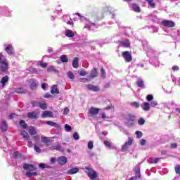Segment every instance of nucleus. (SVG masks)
Returning <instances> with one entry per match:
<instances>
[{
  "label": "nucleus",
  "mask_w": 180,
  "mask_h": 180,
  "mask_svg": "<svg viewBox=\"0 0 180 180\" xmlns=\"http://www.w3.org/2000/svg\"><path fill=\"white\" fill-rule=\"evenodd\" d=\"M74 16V20H80L81 22H84L85 25L84 27L89 29V30H95V29H97V27L99 26L97 24L91 22V21L85 18V17L81 15L79 13H75Z\"/></svg>",
  "instance_id": "1"
},
{
  "label": "nucleus",
  "mask_w": 180,
  "mask_h": 180,
  "mask_svg": "<svg viewBox=\"0 0 180 180\" xmlns=\"http://www.w3.org/2000/svg\"><path fill=\"white\" fill-rule=\"evenodd\" d=\"M22 167L24 169L27 171L25 174L27 178H30L32 176H36V175H37V173L36 172H33V171H36V167H34V165L25 163L23 165Z\"/></svg>",
  "instance_id": "2"
},
{
  "label": "nucleus",
  "mask_w": 180,
  "mask_h": 180,
  "mask_svg": "<svg viewBox=\"0 0 180 180\" xmlns=\"http://www.w3.org/2000/svg\"><path fill=\"white\" fill-rule=\"evenodd\" d=\"M8 61L2 53H0V71L2 72H6L8 71Z\"/></svg>",
  "instance_id": "3"
},
{
  "label": "nucleus",
  "mask_w": 180,
  "mask_h": 180,
  "mask_svg": "<svg viewBox=\"0 0 180 180\" xmlns=\"http://www.w3.org/2000/svg\"><path fill=\"white\" fill-rule=\"evenodd\" d=\"M86 169L87 171H86L88 176L90 177V179L91 180H98V173H96V172L94 171V169H92L90 167H86Z\"/></svg>",
  "instance_id": "4"
},
{
  "label": "nucleus",
  "mask_w": 180,
  "mask_h": 180,
  "mask_svg": "<svg viewBox=\"0 0 180 180\" xmlns=\"http://www.w3.org/2000/svg\"><path fill=\"white\" fill-rule=\"evenodd\" d=\"M125 123L127 126H134V120H136V116L128 115L125 117Z\"/></svg>",
  "instance_id": "5"
},
{
  "label": "nucleus",
  "mask_w": 180,
  "mask_h": 180,
  "mask_svg": "<svg viewBox=\"0 0 180 180\" xmlns=\"http://www.w3.org/2000/svg\"><path fill=\"white\" fill-rule=\"evenodd\" d=\"M32 106L33 108H36V106H39L41 109H43V110H45V109H47V104L46 102H41L38 103L36 101L32 102Z\"/></svg>",
  "instance_id": "6"
},
{
  "label": "nucleus",
  "mask_w": 180,
  "mask_h": 180,
  "mask_svg": "<svg viewBox=\"0 0 180 180\" xmlns=\"http://www.w3.org/2000/svg\"><path fill=\"white\" fill-rule=\"evenodd\" d=\"M133 144V139L131 137L128 138V141L125 142V143L122 147V151H127V148L130 147Z\"/></svg>",
  "instance_id": "7"
},
{
  "label": "nucleus",
  "mask_w": 180,
  "mask_h": 180,
  "mask_svg": "<svg viewBox=\"0 0 180 180\" xmlns=\"http://www.w3.org/2000/svg\"><path fill=\"white\" fill-rule=\"evenodd\" d=\"M122 56L124 57L126 63H130V61H131L132 60L131 53H130L129 51L122 52Z\"/></svg>",
  "instance_id": "8"
},
{
  "label": "nucleus",
  "mask_w": 180,
  "mask_h": 180,
  "mask_svg": "<svg viewBox=\"0 0 180 180\" xmlns=\"http://www.w3.org/2000/svg\"><path fill=\"white\" fill-rule=\"evenodd\" d=\"M8 82H9V77L6 75L3 77L0 81V84H1L0 88L1 89H4V88H5V86H6V84H8Z\"/></svg>",
  "instance_id": "9"
},
{
  "label": "nucleus",
  "mask_w": 180,
  "mask_h": 180,
  "mask_svg": "<svg viewBox=\"0 0 180 180\" xmlns=\"http://www.w3.org/2000/svg\"><path fill=\"white\" fill-rule=\"evenodd\" d=\"M4 47L5 51H6V53H8V54H9L10 56L15 54V51L13 50V46L12 45L5 44Z\"/></svg>",
  "instance_id": "10"
},
{
  "label": "nucleus",
  "mask_w": 180,
  "mask_h": 180,
  "mask_svg": "<svg viewBox=\"0 0 180 180\" xmlns=\"http://www.w3.org/2000/svg\"><path fill=\"white\" fill-rule=\"evenodd\" d=\"M162 25L166 27H174L175 26V22H174V21L165 20L162 21Z\"/></svg>",
  "instance_id": "11"
},
{
  "label": "nucleus",
  "mask_w": 180,
  "mask_h": 180,
  "mask_svg": "<svg viewBox=\"0 0 180 180\" xmlns=\"http://www.w3.org/2000/svg\"><path fill=\"white\" fill-rule=\"evenodd\" d=\"M42 119H46V117H54V113L51 111L46 110L41 115Z\"/></svg>",
  "instance_id": "12"
},
{
  "label": "nucleus",
  "mask_w": 180,
  "mask_h": 180,
  "mask_svg": "<svg viewBox=\"0 0 180 180\" xmlns=\"http://www.w3.org/2000/svg\"><path fill=\"white\" fill-rule=\"evenodd\" d=\"M86 88L89 90V91H93V92H98L100 91V89L98 86H95L94 84H87L86 85Z\"/></svg>",
  "instance_id": "13"
},
{
  "label": "nucleus",
  "mask_w": 180,
  "mask_h": 180,
  "mask_svg": "<svg viewBox=\"0 0 180 180\" xmlns=\"http://www.w3.org/2000/svg\"><path fill=\"white\" fill-rule=\"evenodd\" d=\"M27 130L28 131V133L30 134V136H34L36 134H37V130L34 128V127H28L27 128Z\"/></svg>",
  "instance_id": "14"
},
{
  "label": "nucleus",
  "mask_w": 180,
  "mask_h": 180,
  "mask_svg": "<svg viewBox=\"0 0 180 180\" xmlns=\"http://www.w3.org/2000/svg\"><path fill=\"white\" fill-rule=\"evenodd\" d=\"M27 117H30V119H39V112L36 111L28 112Z\"/></svg>",
  "instance_id": "15"
},
{
  "label": "nucleus",
  "mask_w": 180,
  "mask_h": 180,
  "mask_svg": "<svg viewBox=\"0 0 180 180\" xmlns=\"http://www.w3.org/2000/svg\"><path fill=\"white\" fill-rule=\"evenodd\" d=\"M46 124H48V126L56 127V129H60L61 127V125H60V124H57L53 121H46Z\"/></svg>",
  "instance_id": "16"
},
{
  "label": "nucleus",
  "mask_w": 180,
  "mask_h": 180,
  "mask_svg": "<svg viewBox=\"0 0 180 180\" xmlns=\"http://www.w3.org/2000/svg\"><path fill=\"white\" fill-rule=\"evenodd\" d=\"M20 136H22L23 140H25V141L27 140H30V136H29V134H27V132L26 131H21L20 132Z\"/></svg>",
  "instance_id": "17"
},
{
  "label": "nucleus",
  "mask_w": 180,
  "mask_h": 180,
  "mask_svg": "<svg viewBox=\"0 0 180 180\" xmlns=\"http://www.w3.org/2000/svg\"><path fill=\"white\" fill-rule=\"evenodd\" d=\"M58 164L60 165H65V164H67V157L62 156L58 158L57 160Z\"/></svg>",
  "instance_id": "18"
},
{
  "label": "nucleus",
  "mask_w": 180,
  "mask_h": 180,
  "mask_svg": "<svg viewBox=\"0 0 180 180\" xmlns=\"http://www.w3.org/2000/svg\"><path fill=\"white\" fill-rule=\"evenodd\" d=\"M120 47H130V41L128 39H126L125 41H120Z\"/></svg>",
  "instance_id": "19"
},
{
  "label": "nucleus",
  "mask_w": 180,
  "mask_h": 180,
  "mask_svg": "<svg viewBox=\"0 0 180 180\" xmlns=\"http://www.w3.org/2000/svg\"><path fill=\"white\" fill-rule=\"evenodd\" d=\"M89 112L90 115H91V116H96V115L99 113V109L92 107L91 108L89 109Z\"/></svg>",
  "instance_id": "20"
},
{
  "label": "nucleus",
  "mask_w": 180,
  "mask_h": 180,
  "mask_svg": "<svg viewBox=\"0 0 180 180\" xmlns=\"http://www.w3.org/2000/svg\"><path fill=\"white\" fill-rule=\"evenodd\" d=\"M141 108L143 110H146V112H148V110H150L151 106L150 105L149 103L144 102L142 103Z\"/></svg>",
  "instance_id": "21"
},
{
  "label": "nucleus",
  "mask_w": 180,
  "mask_h": 180,
  "mask_svg": "<svg viewBox=\"0 0 180 180\" xmlns=\"http://www.w3.org/2000/svg\"><path fill=\"white\" fill-rule=\"evenodd\" d=\"M79 171V169H78V167H74L72 169H69L67 172L68 175H74L75 174H77V172H78Z\"/></svg>",
  "instance_id": "22"
},
{
  "label": "nucleus",
  "mask_w": 180,
  "mask_h": 180,
  "mask_svg": "<svg viewBox=\"0 0 180 180\" xmlns=\"http://www.w3.org/2000/svg\"><path fill=\"white\" fill-rule=\"evenodd\" d=\"M65 35L67 37H74V36H75V34L72 32V30H66L65 32Z\"/></svg>",
  "instance_id": "23"
},
{
  "label": "nucleus",
  "mask_w": 180,
  "mask_h": 180,
  "mask_svg": "<svg viewBox=\"0 0 180 180\" xmlns=\"http://www.w3.org/2000/svg\"><path fill=\"white\" fill-rule=\"evenodd\" d=\"M28 71L32 72V74H40V70L39 69L32 67L28 69Z\"/></svg>",
  "instance_id": "24"
},
{
  "label": "nucleus",
  "mask_w": 180,
  "mask_h": 180,
  "mask_svg": "<svg viewBox=\"0 0 180 180\" xmlns=\"http://www.w3.org/2000/svg\"><path fill=\"white\" fill-rule=\"evenodd\" d=\"M51 93L55 94L56 95H58V94H59L58 88H57L56 85H54L51 87Z\"/></svg>",
  "instance_id": "25"
},
{
  "label": "nucleus",
  "mask_w": 180,
  "mask_h": 180,
  "mask_svg": "<svg viewBox=\"0 0 180 180\" xmlns=\"http://www.w3.org/2000/svg\"><path fill=\"white\" fill-rule=\"evenodd\" d=\"M7 129H8V125L6 124V122L3 121L1 122V129L2 130V131H6Z\"/></svg>",
  "instance_id": "26"
},
{
  "label": "nucleus",
  "mask_w": 180,
  "mask_h": 180,
  "mask_svg": "<svg viewBox=\"0 0 180 180\" xmlns=\"http://www.w3.org/2000/svg\"><path fill=\"white\" fill-rule=\"evenodd\" d=\"M136 84L139 88H144V82L141 79H138Z\"/></svg>",
  "instance_id": "27"
},
{
  "label": "nucleus",
  "mask_w": 180,
  "mask_h": 180,
  "mask_svg": "<svg viewBox=\"0 0 180 180\" xmlns=\"http://www.w3.org/2000/svg\"><path fill=\"white\" fill-rule=\"evenodd\" d=\"M30 84L31 88H36L37 86V80L32 79L30 80Z\"/></svg>",
  "instance_id": "28"
},
{
  "label": "nucleus",
  "mask_w": 180,
  "mask_h": 180,
  "mask_svg": "<svg viewBox=\"0 0 180 180\" xmlns=\"http://www.w3.org/2000/svg\"><path fill=\"white\" fill-rule=\"evenodd\" d=\"M78 61L79 59L78 58H75L73 61H72V67L73 68H78Z\"/></svg>",
  "instance_id": "29"
},
{
  "label": "nucleus",
  "mask_w": 180,
  "mask_h": 180,
  "mask_svg": "<svg viewBox=\"0 0 180 180\" xmlns=\"http://www.w3.org/2000/svg\"><path fill=\"white\" fill-rule=\"evenodd\" d=\"M131 9H133V11H134V12H140V7H139V6H137V4H132L131 6Z\"/></svg>",
  "instance_id": "30"
},
{
  "label": "nucleus",
  "mask_w": 180,
  "mask_h": 180,
  "mask_svg": "<svg viewBox=\"0 0 180 180\" xmlns=\"http://www.w3.org/2000/svg\"><path fill=\"white\" fill-rule=\"evenodd\" d=\"M90 76H91V78H95L96 77H98V71H96V68H94L91 71Z\"/></svg>",
  "instance_id": "31"
},
{
  "label": "nucleus",
  "mask_w": 180,
  "mask_h": 180,
  "mask_svg": "<svg viewBox=\"0 0 180 180\" xmlns=\"http://www.w3.org/2000/svg\"><path fill=\"white\" fill-rule=\"evenodd\" d=\"M41 141H42V143H47L50 141V139L47 136H41Z\"/></svg>",
  "instance_id": "32"
},
{
  "label": "nucleus",
  "mask_w": 180,
  "mask_h": 180,
  "mask_svg": "<svg viewBox=\"0 0 180 180\" xmlns=\"http://www.w3.org/2000/svg\"><path fill=\"white\" fill-rule=\"evenodd\" d=\"M67 76L68 77V78H70V79H72V80H74V78H75L74 73H72V72L71 71H69L67 72Z\"/></svg>",
  "instance_id": "33"
},
{
  "label": "nucleus",
  "mask_w": 180,
  "mask_h": 180,
  "mask_svg": "<svg viewBox=\"0 0 180 180\" xmlns=\"http://www.w3.org/2000/svg\"><path fill=\"white\" fill-rule=\"evenodd\" d=\"M15 92L17 94H25L26 92V90L22 87H20L15 89Z\"/></svg>",
  "instance_id": "34"
},
{
  "label": "nucleus",
  "mask_w": 180,
  "mask_h": 180,
  "mask_svg": "<svg viewBox=\"0 0 180 180\" xmlns=\"http://www.w3.org/2000/svg\"><path fill=\"white\" fill-rule=\"evenodd\" d=\"M48 72H57V70H56V68L54 66H50L47 69Z\"/></svg>",
  "instance_id": "35"
},
{
  "label": "nucleus",
  "mask_w": 180,
  "mask_h": 180,
  "mask_svg": "<svg viewBox=\"0 0 180 180\" xmlns=\"http://www.w3.org/2000/svg\"><path fill=\"white\" fill-rule=\"evenodd\" d=\"M64 127H65V131H67L68 133H69V131H71V130H72V127H71V126L68 125V124H65L64 125Z\"/></svg>",
  "instance_id": "36"
},
{
  "label": "nucleus",
  "mask_w": 180,
  "mask_h": 180,
  "mask_svg": "<svg viewBox=\"0 0 180 180\" xmlns=\"http://www.w3.org/2000/svg\"><path fill=\"white\" fill-rule=\"evenodd\" d=\"M52 150H57L58 151H62L63 148H61L60 145H55L52 147Z\"/></svg>",
  "instance_id": "37"
},
{
  "label": "nucleus",
  "mask_w": 180,
  "mask_h": 180,
  "mask_svg": "<svg viewBox=\"0 0 180 180\" xmlns=\"http://www.w3.org/2000/svg\"><path fill=\"white\" fill-rule=\"evenodd\" d=\"M174 171L177 175H180V165H176L175 166Z\"/></svg>",
  "instance_id": "38"
},
{
  "label": "nucleus",
  "mask_w": 180,
  "mask_h": 180,
  "mask_svg": "<svg viewBox=\"0 0 180 180\" xmlns=\"http://www.w3.org/2000/svg\"><path fill=\"white\" fill-rule=\"evenodd\" d=\"M60 60L62 63H67L68 61V58H67V56L65 55H62L60 56Z\"/></svg>",
  "instance_id": "39"
},
{
  "label": "nucleus",
  "mask_w": 180,
  "mask_h": 180,
  "mask_svg": "<svg viewBox=\"0 0 180 180\" xmlns=\"http://www.w3.org/2000/svg\"><path fill=\"white\" fill-rule=\"evenodd\" d=\"M148 2V5H150V8H155V4H154V0H146Z\"/></svg>",
  "instance_id": "40"
},
{
  "label": "nucleus",
  "mask_w": 180,
  "mask_h": 180,
  "mask_svg": "<svg viewBox=\"0 0 180 180\" xmlns=\"http://www.w3.org/2000/svg\"><path fill=\"white\" fill-rule=\"evenodd\" d=\"M87 147L89 150H92V148H94V141H89L87 143Z\"/></svg>",
  "instance_id": "41"
},
{
  "label": "nucleus",
  "mask_w": 180,
  "mask_h": 180,
  "mask_svg": "<svg viewBox=\"0 0 180 180\" xmlns=\"http://www.w3.org/2000/svg\"><path fill=\"white\" fill-rule=\"evenodd\" d=\"M20 126H21L22 129H26V127H27L26 122L23 120L20 121Z\"/></svg>",
  "instance_id": "42"
},
{
  "label": "nucleus",
  "mask_w": 180,
  "mask_h": 180,
  "mask_svg": "<svg viewBox=\"0 0 180 180\" xmlns=\"http://www.w3.org/2000/svg\"><path fill=\"white\" fill-rule=\"evenodd\" d=\"M144 123H146V120H144L143 118H140L138 120V124H139V126H143Z\"/></svg>",
  "instance_id": "43"
},
{
  "label": "nucleus",
  "mask_w": 180,
  "mask_h": 180,
  "mask_svg": "<svg viewBox=\"0 0 180 180\" xmlns=\"http://www.w3.org/2000/svg\"><path fill=\"white\" fill-rule=\"evenodd\" d=\"M135 134H136L137 139H141V137H143V132H141L140 131H136L135 132Z\"/></svg>",
  "instance_id": "44"
},
{
  "label": "nucleus",
  "mask_w": 180,
  "mask_h": 180,
  "mask_svg": "<svg viewBox=\"0 0 180 180\" xmlns=\"http://www.w3.org/2000/svg\"><path fill=\"white\" fill-rule=\"evenodd\" d=\"M38 143L35 144L34 146V151H36V153H41V150L40 149V148H39V146H37Z\"/></svg>",
  "instance_id": "45"
},
{
  "label": "nucleus",
  "mask_w": 180,
  "mask_h": 180,
  "mask_svg": "<svg viewBox=\"0 0 180 180\" xmlns=\"http://www.w3.org/2000/svg\"><path fill=\"white\" fill-rule=\"evenodd\" d=\"M104 144H105V146L108 147V148H112V143H110L108 141H105Z\"/></svg>",
  "instance_id": "46"
},
{
  "label": "nucleus",
  "mask_w": 180,
  "mask_h": 180,
  "mask_svg": "<svg viewBox=\"0 0 180 180\" xmlns=\"http://www.w3.org/2000/svg\"><path fill=\"white\" fill-rule=\"evenodd\" d=\"M144 49L146 50V51H147V55L150 56V53H154V51H153V49H151V48L148 47V48H144Z\"/></svg>",
  "instance_id": "47"
},
{
  "label": "nucleus",
  "mask_w": 180,
  "mask_h": 180,
  "mask_svg": "<svg viewBox=\"0 0 180 180\" xmlns=\"http://www.w3.org/2000/svg\"><path fill=\"white\" fill-rule=\"evenodd\" d=\"M146 99L147 101H148V102L153 101V99H154V96H153L152 94H149L146 96Z\"/></svg>",
  "instance_id": "48"
},
{
  "label": "nucleus",
  "mask_w": 180,
  "mask_h": 180,
  "mask_svg": "<svg viewBox=\"0 0 180 180\" xmlns=\"http://www.w3.org/2000/svg\"><path fill=\"white\" fill-rule=\"evenodd\" d=\"M32 139H34L35 141H39V140H40V135H37V134H36L35 135L32 136Z\"/></svg>",
  "instance_id": "49"
},
{
  "label": "nucleus",
  "mask_w": 180,
  "mask_h": 180,
  "mask_svg": "<svg viewBox=\"0 0 180 180\" xmlns=\"http://www.w3.org/2000/svg\"><path fill=\"white\" fill-rule=\"evenodd\" d=\"M131 106H133L134 108H140V104L137 102H133L131 103Z\"/></svg>",
  "instance_id": "50"
},
{
  "label": "nucleus",
  "mask_w": 180,
  "mask_h": 180,
  "mask_svg": "<svg viewBox=\"0 0 180 180\" xmlns=\"http://www.w3.org/2000/svg\"><path fill=\"white\" fill-rule=\"evenodd\" d=\"M158 161H160L159 158H155V160L153 161H150V160H148V162H149L150 164H157V162H158Z\"/></svg>",
  "instance_id": "51"
},
{
  "label": "nucleus",
  "mask_w": 180,
  "mask_h": 180,
  "mask_svg": "<svg viewBox=\"0 0 180 180\" xmlns=\"http://www.w3.org/2000/svg\"><path fill=\"white\" fill-rule=\"evenodd\" d=\"M79 75H81V77H85V75H88V72L82 70L79 72Z\"/></svg>",
  "instance_id": "52"
},
{
  "label": "nucleus",
  "mask_w": 180,
  "mask_h": 180,
  "mask_svg": "<svg viewBox=\"0 0 180 180\" xmlns=\"http://www.w3.org/2000/svg\"><path fill=\"white\" fill-rule=\"evenodd\" d=\"M73 139L75 140H79V135L77 132H75L73 134Z\"/></svg>",
  "instance_id": "53"
},
{
  "label": "nucleus",
  "mask_w": 180,
  "mask_h": 180,
  "mask_svg": "<svg viewBox=\"0 0 180 180\" xmlns=\"http://www.w3.org/2000/svg\"><path fill=\"white\" fill-rule=\"evenodd\" d=\"M150 105H151L152 108H155V106H157V105H158V102H157V101H153L150 103Z\"/></svg>",
  "instance_id": "54"
},
{
  "label": "nucleus",
  "mask_w": 180,
  "mask_h": 180,
  "mask_svg": "<svg viewBox=\"0 0 180 180\" xmlns=\"http://www.w3.org/2000/svg\"><path fill=\"white\" fill-rule=\"evenodd\" d=\"M101 72L102 78H105V77H106V72H105V70L103 68H101Z\"/></svg>",
  "instance_id": "55"
},
{
  "label": "nucleus",
  "mask_w": 180,
  "mask_h": 180,
  "mask_svg": "<svg viewBox=\"0 0 180 180\" xmlns=\"http://www.w3.org/2000/svg\"><path fill=\"white\" fill-rule=\"evenodd\" d=\"M13 157L14 158H19V157H20V153L19 152H14Z\"/></svg>",
  "instance_id": "56"
},
{
  "label": "nucleus",
  "mask_w": 180,
  "mask_h": 180,
  "mask_svg": "<svg viewBox=\"0 0 180 180\" xmlns=\"http://www.w3.org/2000/svg\"><path fill=\"white\" fill-rule=\"evenodd\" d=\"M70 113V109L68 108H65L64 111H63V115H68Z\"/></svg>",
  "instance_id": "57"
},
{
  "label": "nucleus",
  "mask_w": 180,
  "mask_h": 180,
  "mask_svg": "<svg viewBox=\"0 0 180 180\" xmlns=\"http://www.w3.org/2000/svg\"><path fill=\"white\" fill-rule=\"evenodd\" d=\"M39 63L40 64L41 67H42V68H46V67H47V64L46 63H41V61H39Z\"/></svg>",
  "instance_id": "58"
},
{
  "label": "nucleus",
  "mask_w": 180,
  "mask_h": 180,
  "mask_svg": "<svg viewBox=\"0 0 180 180\" xmlns=\"http://www.w3.org/2000/svg\"><path fill=\"white\" fill-rule=\"evenodd\" d=\"M27 146L28 147H33V143L30 141V140H27Z\"/></svg>",
  "instance_id": "59"
},
{
  "label": "nucleus",
  "mask_w": 180,
  "mask_h": 180,
  "mask_svg": "<svg viewBox=\"0 0 180 180\" xmlns=\"http://www.w3.org/2000/svg\"><path fill=\"white\" fill-rule=\"evenodd\" d=\"M39 168H42V169L47 168V165L43 163L39 164Z\"/></svg>",
  "instance_id": "60"
},
{
  "label": "nucleus",
  "mask_w": 180,
  "mask_h": 180,
  "mask_svg": "<svg viewBox=\"0 0 180 180\" xmlns=\"http://www.w3.org/2000/svg\"><path fill=\"white\" fill-rule=\"evenodd\" d=\"M137 179H140V176H135L134 177H131L129 180H137Z\"/></svg>",
  "instance_id": "61"
},
{
  "label": "nucleus",
  "mask_w": 180,
  "mask_h": 180,
  "mask_svg": "<svg viewBox=\"0 0 180 180\" xmlns=\"http://www.w3.org/2000/svg\"><path fill=\"white\" fill-rule=\"evenodd\" d=\"M87 81H88V79L86 78H82L79 79V82H87Z\"/></svg>",
  "instance_id": "62"
},
{
  "label": "nucleus",
  "mask_w": 180,
  "mask_h": 180,
  "mask_svg": "<svg viewBox=\"0 0 180 180\" xmlns=\"http://www.w3.org/2000/svg\"><path fill=\"white\" fill-rule=\"evenodd\" d=\"M173 71H179V67L178 66H173L172 67Z\"/></svg>",
  "instance_id": "63"
},
{
  "label": "nucleus",
  "mask_w": 180,
  "mask_h": 180,
  "mask_svg": "<svg viewBox=\"0 0 180 180\" xmlns=\"http://www.w3.org/2000/svg\"><path fill=\"white\" fill-rule=\"evenodd\" d=\"M177 146L178 145H176V143H172L170 146V148H176Z\"/></svg>",
  "instance_id": "64"
}]
</instances>
